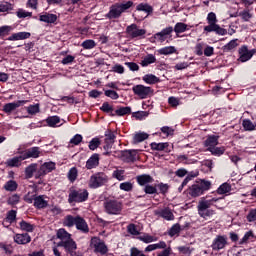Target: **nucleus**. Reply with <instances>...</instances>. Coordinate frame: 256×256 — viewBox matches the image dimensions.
I'll use <instances>...</instances> for the list:
<instances>
[{
    "mask_svg": "<svg viewBox=\"0 0 256 256\" xmlns=\"http://www.w3.org/2000/svg\"><path fill=\"white\" fill-rule=\"evenodd\" d=\"M27 103V100H19L17 102H11L7 103L3 106L4 113H7L8 115H11L15 109H19V107H23Z\"/></svg>",
    "mask_w": 256,
    "mask_h": 256,
    "instance_id": "13",
    "label": "nucleus"
},
{
    "mask_svg": "<svg viewBox=\"0 0 256 256\" xmlns=\"http://www.w3.org/2000/svg\"><path fill=\"white\" fill-rule=\"evenodd\" d=\"M136 181L141 187H146L149 183H153L154 179L149 174H142L136 177Z\"/></svg>",
    "mask_w": 256,
    "mask_h": 256,
    "instance_id": "22",
    "label": "nucleus"
},
{
    "mask_svg": "<svg viewBox=\"0 0 256 256\" xmlns=\"http://www.w3.org/2000/svg\"><path fill=\"white\" fill-rule=\"evenodd\" d=\"M46 123L49 127H61V118L59 116H50L46 119Z\"/></svg>",
    "mask_w": 256,
    "mask_h": 256,
    "instance_id": "30",
    "label": "nucleus"
},
{
    "mask_svg": "<svg viewBox=\"0 0 256 256\" xmlns=\"http://www.w3.org/2000/svg\"><path fill=\"white\" fill-rule=\"evenodd\" d=\"M76 223H77V217H73V216H66L63 221V224L65 225V227H73V225H75Z\"/></svg>",
    "mask_w": 256,
    "mask_h": 256,
    "instance_id": "42",
    "label": "nucleus"
},
{
    "mask_svg": "<svg viewBox=\"0 0 256 256\" xmlns=\"http://www.w3.org/2000/svg\"><path fill=\"white\" fill-rule=\"evenodd\" d=\"M31 33L29 32H18L8 37V41H23V39H29Z\"/></svg>",
    "mask_w": 256,
    "mask_h": 256,
    "instance_id": "23",
    "label": "nucleus"
},
{
    "mask_svg": "<svg viewBox=\"0 0 256 256\" xmlns=\"http://www.w3.org/2000/svg\"><path fill=\"white\" fill-rule=\"evenodd\" d=\"M57 238L61 241H69L71 239V234L67 232L64 228H60L57 231Z\"/></svg>",
    "mask_w": 256,
    "mask_h": 256,
    "instance_id": "33",
    "label": "nucleus"
},
{
    "mask_svg": "<svg viewBox=\"0 0 256 256\" xmlns=\"http://www.w3.org/2000/svg\"><path fill=\"white\" fill-rule=\"evenodd\" d=\"M5 191H17V182L15 180H9L4 185Z\"/></svg>",
    "mask_w": 256,
    "mask_h": 256,
    "instance_id": "43",
    "label": "nucleus"
},
{
    "mask_svg": "<svg viewBox=\"0 0 256 256\" xmlns=\"http://www.w3.org/2000/svg\"><path fill=\"white\" fill-rule=\"evenodd\" d=\"M18 19H25L26 17H32L33 13L27 12L24 9H18L16 12Z\"/></svg>",
    "mask_w": 256,
    "mask_h": 256,
    "instance_id": "50",
    "label": "nucleus"
},
{
    "mask_svg": "<svg viewBox=\"0 0 256 256\" xmlns=\"http://www.w3.org/2000/svg\"><path fill=\"white\" fill-rule=\"evenodd\" d=\"M207 151H210V153H212V155H223V153H225V147H211L208 148Z\"/></svg>",
    "mask_w": 256,
    "mask_h": 256,
    "instance_id": "46",
    "label": "nucleus"
},
{
    "mask_svg": "<svg viewBox=\"0 0 256 256\" xmlns=\"http://www.w3.org/2000/svg\"><path fill=\"white\" fill-rule=\"evenodd\" d=\"M242 125L245 131H255V124H253L249 119L243 120Z\"/></svg>",
    "mask_w": 256,
    "mask_h": 256,
    "instance_id": "47",
    "label": "nucleus"
},
{
    "mask_svg": "<svg viewBox=\"0 0 256 256\" xmlns=\"http://www.w3.org/2000/svg\"><path fill=\"white\" fill-rule=\"evenodd\" d=\"M21 161H25V157L23 156V153H21L20 156H16L14 158H11L7 161L8 167H19L21 165Z\"/></svg>",
    "mask_w": 256,
    "mask_h": 256,
    "instance_id": "27",
    "label": "nucleus"
},
{
    "mask_svg": "<svg viewBox=\"0 0 256 256\" xmlns=\"http://www.w3.org/2000/svg\"><path fill=\"white\" fill-rule=\"evenodd\" d=\"M157 61V58L153 54H148L146 57L143 58L141 61L142 67H149V65H152V63H155Z\"/></svg>",
    "mask_w": 256,
    "mask_h": 256,
    "instance_id": "32",
    "label": "nucleus"
},
{
    "mask_svg": "<svg viewBox=\"0 0 256 256\" xmlns=\"http://www.w3.org/2000/svg\"><path fill=\"white\" fill-rule=\"evenodd\" d=\"M54 169H55L54 162H46L40 166L35 177H36V179H39V177H45V175H47V173H51V171H54Z\"/></svg>",
    "mask_w": 256,
    "mask_h": 256,
    "instance_id": "11",
    "label": "nucleus"
},
{
    "mask_svg": "<svg viewBox=\"0 0 256 256\" xmlns=\"http://www.w3.org/2000/svg\"><path fill=\"white\" fill-rule=\"evenodd\" d=\"M91 249H94L95 253H101V255H105L107 253V245L101 239L97 237H93L90 241Z\"/></svg>",
    "mask_w": 256,
    "mask_h": 256,
    "instance_id": "8",
    "label": "nucleus"
},
{
    "mask_svg": "<svg viewBox=\"0 0 256 256\" xmlns=\"http://www.w3.org/2000/svg\"><path fill=\"white\" fill-rule=\"evenodd\" d=\"M112 177L117 181H125V170H115L112 173Z\"/></svg>",
    "mask_w": 256,
    "mask_h": 256,
    "instance_id": "45",
    "label": "nucleus"
},
{
    "mask_svg": "<svg viewBox=\"0 0 256 256\" xmlns=\"http://www.w3.org/2000/svg\"><path fill=\"white\" fill-rule=\"evenodd\" d=\"M121 191H132L133 184L131 182H123L120 184Z\"/></svg>",
    "mask_w": 256,
    "mask_h": 256,
    "instance_id": "61",
    "label": "nucleus"
},
{
    "mask_svg": "<svg viewBox=\"0 0 256 256\" xmlns=\"http://www.w3.org/2000/svg\"><path fill=\"white\" fill-rule=\"evenodd\" d=\"M96 45L95 40H85L82 42L81 47H83V49H94Z\"/></svg>",
    "mask_w": 256,
    "mask_h": 256,
    "instance_id": "52",
    "label": "nucleus"
},
{
    "mask_svg": "<svg viewBox=\"0 0 256 256\" xmlns=\"http://www.w3.org/2000/svg\"><path fill=\"white\" fill-rule=\"evenodd\" d=\"M144 193L147 195H155V193H157V188L155 186L146 185L144 187Z\"/></svg>",
    "mask_w": 256,
    "mask_h": 256,
    "instance_id": "58",
    "label": "nucleus"
},
{
    "mask_svg": "<svg viewBox=\"0 0 256 256\" xmlns=\"http://www.w3.org/2000/svg\"><path fill=\"white\" fill-rule=\"evenodd\" d=\"M39 111H40L39 104L30 105L27 107V113H29V115H37Z\"/></svg>",
    "mask_w": 256,
    "mask_h": 256,
    "instance_id": "53",
    "label": "nucleus"
},
{
    "mask_svg": "<svg viewBox=\"0 0 256 256\" xmlns=\"http://www.w3.org/2000/svg\"><path fill=\"white\" fill-rule=\"evenodd\" d=\"M145 139H149V134L145 132H139L134 135L133 141L134 143H142Z\"/></svg>",
    "mask_w": 256,
    "mask_h": 256,
    "instance_id": "36",
    "label": "nucleus"
},
{
    "mask_svg": "<svg viewBox=\"0 0 256 256\" xmlns=\"http://www.w3.org/2000/svg\"><path fill=\"white\" fill-rule=\"evenodd\" d=\"M116 115L123 117V115H129L131 113V107H121L115 111Z\"/></svg>",
    "mask_w": 256,
    "mask_h": 256,
    "instance_id": "48",
    "label": "nucleus"
},
{
    "mask_svg": "<svg viewBox=\"0 0 256 256\" xmlns=\"http://www.w3.org/2000/svg\"><path fill=\"white\" fill-rule=\"evenodd\" d=\"M137 11H143L144 13H147L148 15L150 13H153V7L147 3H140L136 7Z\"/></svg>",
    "mask_w": 256,
    "mask_h": 256,
    "instance_id": "34",
    "label": "nucleus"
},
{
    "mask_svg": "<svg viewBox=\"0 0 256 256\" xmlns=\"http://www.w3.org/2000/svg\"><path fill=\"white\" fill-rule=\"evenodd\" d=\"M205 147L211 149V147H217L219 145V136L210 135L204 142Z\"/></svg>",
    "mask_w": 256,
    "mask_h": 256,
    "instance_id": "26",
    "label": "nucleus"
},
{
    "mask_svg": "<svg viewBox=\"0 0 256 256\" xmlns=\"http://www.w3.org/2000/svg\"><path fill=\"white\" fill-rule=\"evenodd\" d=\"M173 31L174 29L172 26L166 27L162 31L156 33L154 35V39H156L158 43H163L167 41V38L169 37V35H171V33H173Z\"/></svg>",
    "mask_w": 256,
    "mask_h": 256,
    "instance_id": "14",
    "label": "nucleus"
},
{
    "mask_svg": "<svg viewBox=\"0 0 256 256\" xmlns=\"http://www.w3.org/2000/svg\"><path fill=\"white\" fill-rule=\"evenodd\" d=\"M76 228L79 231H82V233H89V226L87 225V222L81 217H76Z\"/></svg>",
    "mask_w": 256,
    "mask_h": 256,
    "instance_id": "25",
    "label": "nucleus"
},
{
    "mask_svg": "<svg viewBox=\"0 0 256 256\" xmlns=\"http://www.w3.org/2000/svg\"><path fill=\"white\" fill-rule=\"evenodd\" d=\"M121 157L123 161L130 163L131 161H135V159H137V152L135 150H124L121 152Z\"/></svg>",
    "mask_w": 256,
    "mask_h": 256,
    "instance_id": "20",
    "label": "nucleus"
},
{
    "mask_svg": "<svg viewBox=\"0 0 256 256\" xmlns=\"http://www.w3.org/2000/svg\"><path fill=\"white\" fill-rule=\"evenodd\" d=\"M108 181L109 177L105 173L98 172L90 177L88 185L91 189H98V187H103Z\"/></svg>",
    "mask_w": 256,
    "mask_h": 256,
    "instance_id": "4",
    "label": "nucleus"
},
{
    "mask_svg": "<svg viewBox=\"0 0 256 256\" xmlns=\"http://www.w3.org/2000/svg\"><path fill=\"white\" fill-rule=\"evenodd\" d=\"M14 241L17 243V245H27V243H31V236L29 234H16L14 236Z\"/></svg>",
    "mask_w": 256,
    "mask_h": 256,
    "instance_id": "21",
    "label": "nucleus"
},
{
    "mask_svg": "<svg viewBox=\"0 0 256 256\" xmlns=\"http://www.w3.org/2000/svg\"><path fill=\"white\" fill-rule=\"evenodd\" d=\"M138 239L143 243H153L154 241H157V237L151 236L149 234H144L142 236H139Z\"/></svg>",
    "mask_w": 256,
    "mask_h": 256,
    "instance_id": "39",
    "label": "nucleus"
},
{
    "mask_svg": "<svg viewBox=\"0 0 256 256\" xmlns=\"http://www.w3.org/2000/svg\"><path fill=\"white\" fill-rule=\"evenodd\" d=\"M133 7V2L128 1L126 3H116L110 7L109 13L106 15L108 19H119L122 13H125L127 9Z\"/></svg>",
    "mask_w": 256,
    "mask_h": 256,
    "instance_id": "3",
    "label": "nucleus"
},
{
    "mask_svg": "<svg viewBox=\"0 0 256 256\" xmlns=\"http://www.w3.org/2000/svg\"><path fill=\"white\" fill-rule=\"evenodd\" d=\"M247 220L250 223L253 222V221H256V208L249 212V214L247 215Z\"/></svg>",
    "mask_w": 256,
    "mask_h": 256,
    "instance_id": "64",
    "label": "nucleus"
},
{
    "mask_svg": "<svg viewBox=\"0 0 256 256\" xmlns=\"http://www.w3.org/2000/svg\"><path fill=\"white\" fill-rule=\"evenodd\" d=\"M11 31H13V27H11V26L0 27V37H5V36L9 35V33H11Z\"/></svg>",
    "mask_w": 256,
    "mask_h": 256,
    "instance_id": "54",
    "label": "nucleus"
},
{
    "mask_svg": "<svg viewBox=\"0 0 256 256\" xmlns=\"http://www.w3.org/2000/svg\"><path fill=\"white\" fill-rule=\"evenodd\" d=\"M15 219H17V211H15V210L9 211L7 213L6 221H8V223H13V221H15Z\"/></svg>",
    "mask_w": 256,
    "mask_h": 256,
    "instance_id": "55",
    "label": "nucleus"
},
{
    "mask_svg": "<svg viewBox=\"0 0 256 256\" xmlns=\"http://www.w3.org/2000/svg\"><path fill=\"white\" fill-rule=\"evenodd\" d=\"M219 201L218 198H212V199H205L201 198V200L198 203V214L203 219H207V217H213L215 214V210L210 209L213 205V203H217Z\"/></svg>",
    "mask_w": 256,
    "mask_h": 256,
    "instance_id": "2",
    "label": "nucleus"
},
{
    "mask_svg": "<svg viewBox=\"0 0 256 256\" xmlns=\"http://www.w3.org/2000/svg\"><path fill=\"white\" fill-rule=\"evenodd\" d=\"M86 199H89V192L87 190L71 189L68 196V203H83Z\"/></svg>",
    "mask_w": 256,
    "mask_h": 256,
    "instance_id": "5",
    "label": "nucleus"
},
{
    "mask_svg": "<svg viewBox=\"0 0 256 256\" xmlns=\"http://www.w3.org/2000/svg\"><path fill=\"white\" fill-rule=\"evenodd\" d=\"M99 145H101V140H99V138H93L89 142V150L95 151V149H97L99 147Z\"/></svg>",
    "mask_w": 256,
    "mask_h": 256,
    "instance_id": "51",
    "label": "nucleus"
},
{
    "mask_svg": "<svg viewBox=\"0 0 256 256\" xmlns=\"http://www.w3.org/2000/svg\"><path fill=\"white\" fill-rule=\"evenodd\" d=\"M49 206V197L45 195H39L34 197V207L36 209H45Z\"/></svg>",
    "mask_w": 256,
    "mask_h": 256,
    "instance_id": "16",
    "label": "nucleus"
},
{
    "mask_svg": "<svg viewBox=\"0 0 256 256\" xmlns=\"http://www.w3.org/2000/svg\"><path fill=\"white\" fill-rule=\"evenodd\" d=\"M39 19L43 23H55V21H57V15L45 13V14L40 15Z\"/></svg>",
    "mask_w": 256,
    "mask_h": 256,
    "instance_id": "31",
    "label": "nucleus"
},
{
    "mask_svg": "<svg viewBox=\"0 0 256 256\" xmlns=\"http://www.w3.org/2000/svg\"><path fill=\"white\" fill-rule=\"evenodd\" d=\"M167 147H169V143H167V142H165V143H157V142L151 143V149H153V151H165V149H167Z\"/></svg>",
    "mask_w": 256,
    "mask_h": 256,
    "instance_id": "35",
    "label": "nucleus"
},
{
    "mask_svg": "<svg viewBox=\"0 0 256 256\" xmlns=\"http://www.w3.org/2000/svg\"><path fill=\"white\" fill-rule=\"evenodd\" d=\"M239 44L237 43V39L230 41L228 44L224 46L225 51H233L235 47H237Z\"/></svg>",
    "mask_w": 256,
    "mask_h": 256,
    "instance_id": "57",
    "label": "nucleus"
},
{
    "mask_svg": "<svg viewBox=\"0 0 256 256\" xmlns=\"http://www.w3.org/2000/svg\"><path fill=\"white\" fill-rule=\"evenodd\" d=\"M58 247H63L66 253H69L71 256L75 255V251H77V243L72 238L70 240L60 241Z\"/></svg>",
    "mask_w": 256,
    "mask_h": 256,
    "instance_id": "10",
    "label": "nucleus"
},
{
    "mask_svg": "<svg viewBox=\"0 0 256 256\" xmlns=\"http://www.w3.org/2000/svg\"><path fill=\"white\" fill-rule=\"evenodd\" d=\"M204 47H205V43H203V42L197 43L196 46H195V53H196V55L201 57V55H203Z\"/></svg>",
    "mask_w": 256,
    "mask_h": 256,
    "instance_id": "59",
    "label": "nucleus"
},
{
    "mask_svg": "<svg viewBox=\"0 0 256 256\" xmlns=\"http://www.w3.org/2000/svg\"><path fill=\"white\" fill-rule=\"evenodd\" d=\"M180 232H181V225L174 224L169 230V235L170 237H175V235H179Z\"/></svg>",
    "mask_w": 256,
    "mask_h": 256,
    "instance_id": "49",
    "label": "nucleus"
},
{
    "mask_svg": "<svg viewBox=\"0 0 256 256\" xmlns=\"http://www.w3.org/2000/svg\"><path fill=\"white\" fill-rule=\"evenodd\" d=\"M20 229L22 231L31 232V231H33V229H35V227L31 223H29V222H27L25 220H22L20 222Z\"/></svg>",
    "mask_w": 256,
    "mask_h": 256,
    "instance_id": "44",
    "label": "nucleus"
},
{
    "mask_svg": "<svg viewBox=\"0 0 256 256\" xmlns=\"http://www.w3.org/2000/svg\"><path fill=\"white\" fill-rule=\"evenodd\" d=\"M68 179L73 183L77 179V168H71L68 172Z\"/></svg>",
    "mask_w": 256,
    "mask_h": 256,
    "instance_id": "60",
    "label": "nucleus"
},
{
    "mask_svg": "<svg viewBox=\"0 0 256 256\" xmlns=\"http://www.w3.org/2000/svg\"><path fill=\"white\" fill-rule=\"evenodd\" d=\"M35 171H37V164H35V163L30 164L28 167H26L25 176L27 177V179H31V177H33V173H35Z\"/></svg>",
    "mask_w": 256,
    "mask_h": 256,
    "instance_id": "37",
    "label": "nucleus"
},
{
    "mask_svg": "<svg viewBox=\"0 0 256 256\" xmlns=\"http://www.w3.org/2000/svg\"><path fill=\"white\" fill-rule=\"evenodd\" d=\"M154 213L155 215H158L159 217L166 219V221H173L175 219L173 212L169 208L158 209L155 210Z\"/></svg>",
    "mask_w": 256,
    "mask_h": 256,
    "instance_id": "19",
    "label": "nucleus"
},
{
    "mask_svg": "<svg viewBox=\"0 0 256 256\" xmlns=\"http://www.w3.org/2000/svg\"><path fill=\"white\" fill-rule=\"evenodd\" d=\"M81 141H83V136H81L80 134H76L71 140L70 143L72 145H79V143H81Z\"/></svg>",
    "mask_w": 256,
    "mask_h": 256,
    "instance_id": "63",
    "label": "nucleus"
},
{
    "mask_svg": "<svg viewBox=\"0 0 256 256\" xmlns=\"http://www.w3.org/2000/svg\"><path fill=\"white\" fill-rule=\"evenodd\" d=\"M106 145L104 146V149L107 151L113 147V143H115V133L109 132L106 134V139H105Z\"/></svg>",
    "mask_w": 256,
    "mask_h": 256,
    "instance_id": "29",
    "label": "nucleus"
},
{
    "mask_svg": "<svg viewBox=\"0 0 256 256\" xmlns=\"http://www.w3.org/2000/svg\"><path fill=\"white\" fill-rule=\"evenodd\" d=\"M174 31L177 35H179V33H185V31H187V24L183 22L176 23Z\"/></svg>",
    "mask_w": 256,
    "mask_h": 256,
    "instance_id": "40",
    "label": "nucleus"
},
{
    "mask_svg": "<svg viewBox=\"0 0 256 256\" xmlns=\"http://www.w3.org/2000/svg\"><path fill=\"white\" fill-rule=\"evenodd\" d=\"M239 59L238 61H241V63H245L247 61H249V59H251V57H253V55H255V50H250L247 49V46H242L239 49Z\"/></svg>",
    "mask_w": 256,
    "mask_h": 256,
    "instance_id": "15",
    "label": "nucleus"
},
{
    "mask_svg": "<svg viewBox=\"0 0 256 256\" xmlns=\"http://www.w3.org/2000/svg\"><path fill=\"white\" fill-rule=\"evenodd\" d=\"M147 30L139 28L137 24H131L126 27V35L129 39H139L145 37Z\"/></svg>",
    "mask_w": 256,
    "mask_h": 256,
    "instance_id": "6",
    "label": "nucleus"
},
{
    "mask_svg": "<svg viewBox=\"0 0 256 256\" xmlns=\"http://www.w3.org/2000/svg\"><path fill=\"white\" fill-rule=\"evenodd\" d=\"M211 189V181L200 179L188 188V195L192 198L201 197L205 191Z\"/></svg>",
    "mask_w": 256,
    "mask_h": 256,
    "instance_id": "1",
    "label": "nucleus"
},
{
    "mask_svg": "<svg viewBox=\"0 0 256 256\" xmlns=\"http://www.w3.org/2000/svg\"><path fill=\"white\" fill-rule=\"evenodd\" d=\"M24 159H39L41 149L39 147H32L22 152Z\"/></svg>",
    "mask_w": 256,
    "mask_h": 256,
    "instance_id": "17",
    "label": "nucleus"
},
{
    "mask_svg": "<svg viewBox=\"0 0 256 256\" xmlns=\"http://www.w3.org/2000/svg\"><path fill=\"white\" fill-rule=\"evenodd\" d=\"M231 191V184L229 183H223L218 189L217 193L219 195H225V193H229Z\"/></svg>",
    "mask_w": 256,
    "mask_h": 256,
    "instance_id": "41",
    "label": "nucleus"
},
{
    "mask_svg": "<svg viewBox=\"0 0 256 256\" xmlns=\"http://www.w3.org/2000/svg\"><path fill=\"white\" fill-rule=\"evenodd\" d=\"M106 97H110V99H119V94L116 91L113 90H106L105 91Z\"/></svg>",
    "mask_w": 256,
    "mask_h": 256,
    "instance_id": "62",
    "label": "nucleus"
},
{
    "mask_svg": "<svg viewBox=\"0 0 256 256\" xmlns=\"http://www.w3.org/2000/svg\"><path fill=\"white\" fill-rule=\"evenodd\" d=\"M142 80L144 83H147V85H155V83H159L160 79L159 77L153 75V74H146L142 77Z\"/></svg>",
    "mask_w": 256,
    "mask_h": 256,
    "instance_id": "28",
    "label": "nucleus"
},
{
    "mask_svg": "<svg viewBox=\"0 0 256 256\" xmlns=\"http://www.w3.org/2000/svg\"><path fill=\"white\" fill-rule=\"evenodd\" d=\"M99 166V154H93L86 162V169H95Z\"/></svg>",
    "mask_w": 256,
    "mask_h": 256,
    "instance_id": "24",
    "label": "nucleus"
},
{
    "mask_svg": "<svg viewBox=\"0 0 256 256\" xmlns=\"http://www.w3.org/2000/svg\"><path fill=\"white\" fill-rule=\"evenodd\" d=\"M211 247L213 251H221L227 247V236H216V239L213 240Z\"/></svg>",
    "mask_w": 256,
    "mask_h": 256,
    "instance_id": "12",
    "label": "nucleus"
},
{
    "mask_svg": "<svg viewBox=\"0 0 256 256\" xmlns=\"http://www.w3.org/2000/svg\"><path fill=\"white\" fill-rule=\"evenodd\" d=\"M239 17H241L243 21H249L253 17V14H251L249 10H244L239 13Z\"/></svg>",
    "mask_w": 256,
    "mask_h": 256,
    "instance_id": "56",
    "label": "nucleus"
},
{
    "mask_svg": "<svg viewBox=\"0 0 256 256\" xmlns=\"http://www.w3.org/2000/svg\"><path fill=\"white\" fill-rule=\"evenodd\" d=\"M104 208L109 215H119V213H121V203L115 200L105 202Z\"/></svg>",
    "mask_w": 256,
    "mask_h": 256,
    "instance_id": "9",
    "label": "nucleus"
},
{
    "mask_svg": "<svg viewBox=\"0 0 256 256\" xmlns=\"http://www.w3.org/2000/svg\"><path fill=\"white\" fill-rule=\"evenodd\" d=\"M132 91L134 95H137L140 99H147V97H151V95H153L152 88L142 84L133 86Z\"/></svg>",
    "mask_w": 256,
    "mask_h": 256,
    "instance_id": "7",
    "label": "nucleus"
},
{
    "mask_svg": "<svg viewBox=\"0 0 256 256\" xmlns=\"http://www.w3.org/2000/svg\"><path fill=\"white\" fill-rule=\"evenodd\" d=\"M176 51L177 49H175L174 46H167L158 50V53L160 55H173V53H175Z\"/></svg>",
    "mask_w": 256,
    "mask_h": 256,
    "instance_id": "38",
    "label": "nucleus"
},
{
    "mask_svg": "<svg viewBox=\"0 0 256 256\" xmlns=\"http://www.w3.org/2000/svg\"><path fill=\"white\" fill-rule=\"evenodd\" d=\"M208 26L204 27V31H206V33H213V31L215 33H217V35H227V30L219 27V25L217 23H208Z\"/></svg>",
    "mask_w": 256,
    "mask_h": 256,
    "instance_id": "18",
    "label": "nucleus"
}]
</instances>
